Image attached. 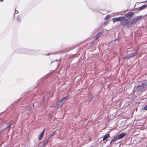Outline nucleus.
<instances>
[{"instance_id":"6e6552de","label":"nucleus","mask_w":147,"mask_h":147,"mask_svg":"<svg viewBox=\"0 0 147 147\" xmlns=\"http://www.w3.org/2000/svg\"><path fill=\"white\" fill-rule=\"evenodd\" d=\"M126 135V134L124 133H122L118 136L117 137L118 139L119 140L123 138Z\"/></svg>"},{"instance_id":"9b49d317","label":"nucleus","mask_w":147,"mask_h":147,"mask_svg":"<svg viewBox=\"0 0 147 147\" xmlns=\"http://www.w3.org/2000/svg\"><path fill=\"white\" fill-rule=\"evenodd\" d=\"M49 138H47L46 140H45L43 142L44 147H45L47 144L48 143L49 141Z\"/></svg>"},{"instance_id":"39448f33","label":"nucleus","mask_w":147,"mask_h":147,"mask_svg":"<svg viewBox=\"0 0 147 147\" xmlns=\"http://www.w3.org/2000/svg\"><path fill=\"white\" fill-rule=\"evenodd\" d=\"M124 19V17H119V18H115L112 19L114 23L115 22H118L119 21H121L123 20Z\"/></svg>"},{"instance_id":"7ed1b4c3","label":"nucleus","mask_w":147,"mask_h":147,"mask_svg":"<svg viewBox=\"0 0 147 147\" xmlns=\"http://www.w3.org/2000/svg\"><path fill=\"white\" fill-rule=\"evenodd\" d=\"M142 16H138L135 18H133L131 20V22L129 23V25L131 26L133 24L136 23L138 20L141 18Z\"/></svg>"},{"instance_id":"4be33fe9","label":"nucleus","mask_w":147,"mask_h":147,"mask_svg":"<svg viewBox=\"0 0 147 147\" xmlns=\"http://www.w3.org/2000/svg\"><path fill=\"white\" fill-rule=\"evenodd\" d=\"M0 1H1V2H3V0H0Z\"/></svg>"},{"instance_id":"412c9836","label":"nucleus","mask_w":147,"mask_h":147,"mask_svg":"<svg viewBox=\"0 0 147 147\" xmlns=\"http://www.w3.org/2000/svg\"><path fill=\"white\" fill-rule=\"evenodd\" d=\"M54 134H52V135H51V136H53L54 135Z\"/></svg>"},{"instance_id":"ddd939ff","label":"nucleus","mask_w":147,"mask_h":147,"mask_svg":"<svg viewBox=\"0 0 147 147\" xmlns=\"http://www.w3.org/2000/svg\"><path fill=\"white\" fill-rule=\"evenodd\" d=\"M147 7V5H143L139 7V10L140 11L142 10H143L144 9L146 8Z\"/></svg>"},{"instance_id":"2eb2a0df","label":"nucleus","mask_w":147,"mask_h":147,"mask_svg":"<svg viewBox=\"0 0 147 147\" xmlns=\"http://www.w3.org/2000/svg\"><path fill=\"white\" fill-rule=\"evenodd\" d=\"M119 140V139H118L117 137L116 138H114L112 140L111 142H110V144H111V143L112 142H115V141H116V140Z\"/></svg>"},{"instance_id":"b1692460","label":"nucleus","mask_w":147,"mask_h":147,"mask_svg":"<svg viewBox=\"0 0 147 147\" xmlns=\"http://www.w3.org/2000/svg\"><path fill=\"white\" fill-rule=\"evenodd\" d=\"M51 54L50 53H48V55H49L50 54Z\"/></svg>"},{"instance_id":"6ab92c4d","label":"nucleus","mask_w":147,"mask_h":147,"mask_svg":"<svg viewBox=\"0 0 147 147\" xmlns=\"http://www.w3.org/2000/svg\"><path fill=\"white\" fill-rule=\"evenodd\" d=\"M18 13V11H17L16 10L15 12V14H17Z\"/></svg>"},{"instance_id":"9d476101","label":"nucleus","mask_w":147,"mask_h":147,"mask_svg":"<svg viewBox=\"0 0 147 147\" xmlns=\"http://www.w3.org/2000/svg\"><path fill=\"white\" fill-rule=\"evenodd\" d=\"M101 34V32H100L99 33H98L97 35H96L93 38V40H94V41H95L100 36V35Z\"/></svg>"},{"instance_id":"423d86ee","label":"nucleus","mask_w":147,"mask_h":147,"mask_svg":"<svg viewBox=\"0 0 147 147\" xmlns=\"http://www.w3.org/2000/svg\"><path fill=\"white\" fill-rule=\"evenodd\" d=\"M136 54V52L129 54L127 55L125 57V59H126L131 58L134 56H135Z\"/></svg>"},{"instance_id":"dca6fc26","label":"nucleus","mask_w":147,"mask_h":147,"mask_svg":"<svg viewBox=\"0 0 147 147\" xmlns=\"http://www.w3.org/2000/svg\"><path fill=\"white\" fill-rule=\"evenodd\" d=\"M110 17V16L109 15H108L107 16L106 18H104L105 20L107 19L108 18H109Z\"/></svg>"},{"instance_id":"5701e85b","label":"nucleus","mask_w":147,"mask_h":147,"mask_svg":"<svg viewBox=\"0 0 147 147\" xmlns=\"http://www.w3.org/2000/svg\"><path fill=\"white\" fill-rule=\"evenodd\" d=\"M59 60H56L55 61H58Z\"/></svg>"},{"instance_id":"f3484780","label":"nucleus","mask_w":147,"mask_h":147,"mask_svg":"<svg viewBox=\"0 0 147 147\" xmlns=\"http://www.w3.org/2000/svg\"><path fill=\"white\" fill-rule=\"evenodd\" d=\"M144 109L145 110H147V105L144 107Z\"/></svg>"},{"instance_id":"f257e3e1","label":"nucleus","mask_w":147,"mask_h":147,"mask_svg":"<svg viewBox=\"0 0 147 147\" xmlns=\"http://www.w3.org/2000/svg\"><path fill=\"white\" fill-rule=\"evenodd\" d=\"M147 89V82L144 83L140 84L138 86L136 90L138 92L143 91Z\"/></svg>"},{"instance_id":"1a4fd4ad","label":"nucleus","mask_w":147,"mask_h":147,"mask_svg":"<svg viewBox=\"0 0 147 147\" xmlns=\"http://www.w3.org/2000/svg\"><path fill=\"white\" fill-rule=\"evenodd\" d=\"M45 128L43 129V130L42 132L40 134L39 137V140H41L42 139L43 136V135L44 134V132H45Z\"/></svg>"},{"instance_id":"f8f14e48","label":"nucleus","mask_w":147,"mask_h":147,"mask_svg":"<svg viewBox=\"0 0 147 147\" xmlns=\"http://www.w3.org/2000/svg\"><path fill=\"white\" fill-rule=\"evenodd\" d=\"M27 52L26 53L30 55H32L33 54V52H34V50H27Z\"/></svg>"},{"instance_id":"a211bd4d","label":"nucleus","mask_w":147,"mask_h":147,"mask_svg":"<svg viewBox=\"0 0 147 147\" xmlns=\"http://www.w3.org/2000/svg\"><path fill=\"white\" fill-rule=\"evenodd\" d=\"M11 124H9V125H7V127L6 128H9V127H10L11 126Z\"/></svg>"},{"instance_id":"4468645a","label":"nucleus","mask_w":147,"mask_h":147,"mask_svg":"<svg viewBox=\"0 0 147 147\" xmlns=\"http://www.w3.org/2000/svg\"><path fill=\"white\" fill-rule=\"evenodd\" d=\"M109 134H107L105 135L104 137L102 140L103 141L105 140L106 139H107L109 137Z\"/></svg>"},{"instance_id":"20e7f679","label":"nucleus","mask_w":147,"mask_h":147,"mask_svg":"<svg viewBox=\"0 0 147 147\" xmlns=\"http://www.w3.org/2000/svg\"><path fill=\"white\" fill-rule=\"evenodd\" d=\"M131 18H128L125 19H124V20L122 21L121 22V24L123 26H126L127 24H129V21L130 20Z\"/></svg>"},{"instance_id":"f03ea898","label":"nucleus","mask_w":147,"mask_h":147,"mask_svg":"<svg viewBox=\"0 0 147 147\" xmlns=\"http://www.w3.org/2000/svg\"><path fill=\"white\" fill-rule=\"evenodd\" d=\"M69 96H67L61 98L59 102H57V106L55 107L57 109H61L62 108V104L59 103V102H61L62 101H64L68 100L69 98Z\"/></svg>"},{"instance_id":"0eeeda50","label":"nucleus","mask_w":147,"mask_h":147,"mask_svg":"<svg viewBox=\"0 0 147 147\" xmlns=\"http://www.w3.org/2000/svg\"><path fill=\"white\" fill-rule=\"evenodd\" d=\"M134 14V13L133 12H129L126 14H125L124 15V16H122V17H124V18L126 17H127L129 16L130 17V18L132 17L133 16Z\"/></svg>"},{"instance_id":"aec40b11","label":"nucleus","mask_w":147,"mask_h":147,"mask_svg":"<svg viewBox=\"0 0 147 147\" xmlns=\"http://www.w3.org/2000/svg\"><path fill=\"white\" fill-rule=\"evenodd\" d=\"M54 134H52V135H51V136H53L54 135Z\"/></svg>"}]
</instances>
